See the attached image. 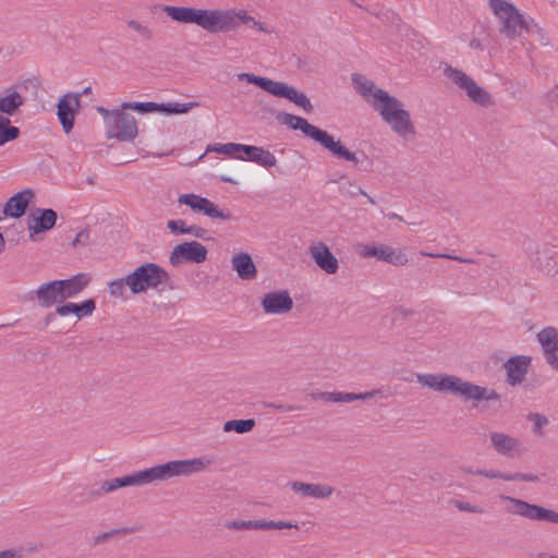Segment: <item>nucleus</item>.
<instances>
[{
	"mask_svg": "<svg viewBox=\"0 0 558 558\" xmlns=\"http://www.w3.org/2000/svg\"><path fill=\"white\" fill-rule=\"evenodd\" d=\"M421 385L437 392H450L462 401H499L500 396L494 389H487L471 381L462 380L456 375L448 374H416Z\"/></svg>",
	"mask_w": 558,
	"mask_h": 558,
	"instance_id": "1",
	"label": "nucleus"
},
{
	"mask_svg": "<svg viewBox=\"0 0 558 558\" xmlns=\"http://www.w3.org/2000/svg\"><path fill=\"white\" fill-rule=\"evenodd\" d=\"M369 102L397 135L407 138L415 134L410 112L403 108V104L398 98L378 88Z\"/></svg>",
	"mask_w": 558,
	"mask_h": 558,
	"instance_id": "2",
	"label": "nucleus"
},
{
	"mask_svg": "<svg viewBox=\"0 0 558 558\" xmlns=\"http://www.w3.org/2000/svg\"><path fill=\"white\" fill-rule=\"evenodd\" d=\"M277 120L292 130H300L306 137L319 143L325 149L330 151L335 157L352 162L359 163L356 154L344 147L341 141L335 138L327 132L307 122L302 117L292 113L280 112L277 114Z\"/></svg>",
	"mask_w": 558,
	"mask_h": 558,
	"instance_id": "3",
	"label": "nucleus"
},
{
	"mask_svg": "<svg viewBox=\"0 0 558 558\" xmlns=\"http://www.w3.org/2000/svg\"><path fill=\"white\" fill-rule=\"evenodd\" d=\"M163 11L173 21L195 24L209 33H217V29H225L231 26L229 14L220 13L219 10L166 5Z\"/></svg>",
	"mask_w": 558,
	"mask_h": 558,
	"instance_id": "4",
	"label": "nucleus"
},
{
	"mask_svg": "<svg viewBox=\"0 0 558 558\" xmlns=\"http://www.w3.org/2000/svg\"><path fill=\"white\" fill-rule=\"evenodd\" d=\"M213 463L214 461L207 457L169 461L165 464H159L143 471H138V478L141 486H143L156 482H163L173 476H187L192 473H197L205 470Z\"/></svg>",
	"mask_w": 558,
	"mask_h": 558,
	"instance_id": "5",
	"label": "nucleus"
},
{
	"mask_svg": "<svg viewBox=\"0 0 558 558\" xmlns=\"http://www.w3.org/2000/svg\"><path fill=\"white\" fill-rule=\"evenodd\" d=\"M236 76L239 81H245L250 84H254L275 97L288 99L294 105L301 107L306 113H311L314 109L310 98L304 93L298 90L291 85H288L287 83L258 76L253 73H240Z\"/></svg>",
	"mask_w": 558,
	"mask_h": 558,
	"instance_id": "6",
	"label": "nucleus"
},
{
	"mask_svg": "<svg viewBox=\"0 0 558 558\" xmlns=\"http://www.w3.org/2000/svg\"><path fill=\"white\" fill-rule=\"evenodd\" d=\"M169 274L155 263H146L135 268L125 277V284L131 292L138 294L148 289H158L168 286Z\"/></svg>",
	"mask_w": 558,
	"mask_h": 558,
	"instance_id": "7",
	"label": "nucleus"
},
{
	"mask_svg": "<svg viewBox=\"0 0 558 558\" xmlns=\"http://www.w3.org/2000/svg\"><path fill=\"white\" fill-rule=\"evenodd\" d=\"M499 499L509 504L506 508L508 513L520 515L531 521L558 524V512L553 509L504 494L499 495Z\"/></svg>",
	"mask_w": 558,
	"mask_h": 558,
	"instance_id": "8",
	"label": "nucleus"
},
{
	"mask_svg": "<svg viewBox=\"0 0 558 558\" xmlns=\"http://www.w3.org/2000/svg\"><path fill=\"white\" fill-rule=\"evenodd\" d=\"M489 7L495 15L502 21L501 33L508 38L521 36L523 31H529L522 15L518 10L505 0H489Z\"/></svg>",
	"mask_w": 558,
	"mask_h": 558,
	"instance_id": "9",
	"label": "nucleus"
},
{
	"mask_svg": "<svg viewBox=\"0 0 558 558\" xmlns=\"http://www.w3.org/2000/svg\"><path fill=\"white\" fill-rule=\"evenodd\" d=\"M105 124L108 138L131 142L137 136L135 118L123 110H112L109 117H105Z\"/></svg>",
	"mask_w": 558,
	"mask_h": 558,
	"instance_id": "10",
	"label": "nucleus"
},
{
	"mask_svg": "<svg viewBox=\"0 0 558 558\" xmlns=\"http://www.w3.org/2000/svg\"><path fill=\"white\" fill-rule=\"evenodd\" d=\"M444 74L461 89H464L468 97L477 105L488 106L492 104V96L483 87L478 86L473 78L463 71L447 65Z\"/></svg>",
	"mask_w": 558,
	"mask_h": 558,
	"instance_id": "11",
	"label": "nucleus"
},
{
	"mask_svg": "<svg viewBox=\"0 0 558 558\" xmlns=\"http://www.w3.org/2000/svg\"><path fill=\"white\" fill-rule=\"evenodd\" d=\"M207 248L196 241L184 242L173 247L169 260L172 266H178L182 263H203L207 258Z\"/></svg>",
	"mask_w": 558,
	"mask_h": 558,
	"instance_id": "12",
	"label": "nucleus"
},
{
	"mask_svg": "<svg viewBox=\"0 0 558 558\" xmlns=\"http://www.w3.org/2000/svg\"><path fill=\"white\" fill-rule=\"evenodd\" d=\"M178 202L189 206L193 211L202 213L211 219L231 220L232 215L230 211H223L206 197L196 194H183L179 197Z\"/></svg>",
	"mask_w": 558,
	"mask_h": 558,
	"instance_id": "13",
	"label": "nucleus"
},
{
	"mask_svg": "<svg viewBox=\"0 0 558 558\" xmlns=\"http://www.w3.org/2000/svg\"><path fill=\"white\" fill-rule=\"evenodd\" d=\"M195 106H197V102L157 104V102H153V101H147V102H124L122 105V109H132L140 113L162 112L166 114H179V113L189 112Z\"/></svg>",
	"mask_w": 558,
	"mask_h": 558,
	"instance_id": "14",
	"label": "nucleus"
},
{
	"mask_svg": "<svg viewBox=\"0 0 558 558\" xmlns=\"http://www.w3.org/2000/svg\"><path fill=\"white\" fill-rule=\"evenodd\" d=\"M80 96V94L68 93L60 98L57 105V116L66 134L73 130L75 116L81 107Z\"/></svg>",
	"mask_w": 558,
	"mask_h": 558,
	"instance_id": "15",
	"label": "nucleus"
},
{
	"mask_svg": "<svg viewBox=\"0 0 558 558\" xmlns=\"http://www.w3.org/2000/svg\"><path fill=\"white\" fill-rule=\"evenodd\" d=\"M31 301H37L38 305L43 308H49L53 305L63 303L58 280H51L40 284L36 290L28 293Z\"/></svg>",
	"mask_w": 558,
	"mask_h": 558,
	"instance_id": "16",
	"label": "nucleus"
},
{
	"mask_svg": "<svg viewBox=\"0 0 558 558\" xmlns=\"http://www.w3.org/2000/svg\"><path fill=\"white\" fill-rule=\"evenodd\" d=\"M308 254L318 268L328 275H335L339 269V263L329 247L322 241L313 243L308 247Z\"/></svg>",
	"mask_w": 558,
	"mask_h": 558,
	"instance_id": "17",
	"label": "nucleus"
},
{
	"mask_svg": "<svg viewBox=\"0 0 558 558\" xmlns=\"http://www.w3.org/2000/svg\"><path fill=\"white\" fill-rule=\"evenodd\" d=\"M531 361L532 359L526 355H515L508 359L504 363L507 375L506 381L512 387L522 384L527 374Z\"/></svg>",
	"mask_w": 558,
	"mask_h": 558,
	"instance_id": "18",
	"label": "nucleus"
},
{
	"mask_svg": "<svg viewBox=\"0 0 558 558\" xmlns=\"http://www.w3.org/2000/svg\"><path fill=\"white\" fill-rule=\"evenodd\" d=\"M262 306L268 314L287 313L292 310L293 301L287 290H278L266 293Z\"/></svg>",
	"mask_w": 558,
	"mask_h": 558,
	"instance_id": "19",
	"label": "nucleus"
},
{
	"mask_svg": "<svg viewBox=\"0 0 558 558\" xmlns=\"http://www.w3.org/2000/svg\"><path fill=\"white\" fill-rule=\"evenodd\" d=\"M489 439L495 451L507 458H514L522 452L520 449V440L510 435L493 432L489 434Z\"/></svg>",
	"mask_w": 558,
	"mask_h": 558,
	"instance_id": "20",
	"label": "nucleus"
},
{
	"mask_svg": "<svg viewBox=\"0 0 558 558\" xmlns=\"http://www.w3.org/2000/svg\"><path fill=\"white\" fill-rule=\"evenodd\" d=\"M31 218L34 223H28L29 236L34 240V235L40 232L51 230L57 222V213L51 208H37L32 213Z\"/></svg>",
	"mask_w": 558,
	"mask_h": 558,
	"instance_id": "21",
	"label": "nucleus"
},
{
	"mask_svg": "<svg viewBox=\"0 0 558 558\" xmlns=\"http://www.w3.org/2000/svg\"><path fill=\"white\" fill-rule=\"evenodd\" d=\"M33 197L34 192L29 189L23 190L14 194L7 201L3 207V214L7 217L21 218L25 214L26 208Z\"/></svg>",
	"mask_w": 558,
	"mask_h": 558,
	"instance_id": "22",
	"label": "nucleus"
},
{
	"mask_svg": "<svg viewBox=\"0 0 558 558\" xmlns=\"http://www.w3.org/2000/svg\"><path fill=\"white\" fill-rule=\"evenodd\" d=\"M128 486H141V482L138 478V472H134L132 474H128L121 477H114L108 481H105L99 489L92 490L88 496L89 498H98L102 494L111 493L118 488L128 487Z\"/></svg>",
	"mask_w": 558,
	"mask_h": 558,
	"instance_id": "23",
	"label": "nucleus"
},
{
	"mask_svg": "<svg viewBox=\"0 0 558 558\" xmlns=\"http://www.w3.org/2000/svg\"><path fill=\"white\" fill-rule=\"evenodd\" d=\"M90 277L87 274H77L69 279L58 280L62 301L80 294L89 283Z\"/></svg>",
	"mask_w": 558,
	"mask_h": 558,
	"instance_id": "24",
	"label": "nucleus"
},
{
	"mask_svg": "<svg viewBox=\"0 0 558 558\" xmlns=\"http://www.w3.org/2000/svg\"><path fill=\"white\" fill-rule=\"evenodd\" d=\"M290 486L294 493L301 494L303 497H311L316 499L328 498L333 493V488L325 484H312L295 481L292 482Z\"/></svg>",
	"mask_w": 558,
	"mask_h": 558,
	"instance_id": "25",
	"label": "nucleus"
},
{
	"mask_svg": "<svg viewBox=\"0 0 558 558\" xmlns=\"http://www.w3.org/2000/svg\"><path fill=\"white\" fill-rule=\"evenodd\" d=\"M242 151L246 155V157L239 156L238 158L241 160L253 161L267 168L274 167L277 162L275 155L264 147L243 144Z\"/></svg>",
	"mask_w": 558,
	"mask_h": 558,
	"instance_id": "26",
	"label": "nucleus"
},
{
	"mask_svg": "<svg viewBox=\"0 0 558 558\" xmlns=\"http://www.w3.org/2000/svg\"><path fill=\"white\" fill-rule=\"evenodd\" d=\"M219 12L229 14V16L231 19V26L229 28H225V29H217V33L234 31L241 23H243L252 28H256L259 32H263V33L267 32V28L264 26L263 23L257 22L253 16L248 15L246 13V11H244V10H240V11L219 10Z\"/></svg>",
	"mask_w": 558,
	"mask_h": 558,
	"instance_id": "27",
	"label": "nucleus"
},
{
	"mask_svg": "<svg viewBox=\"0 0 558 558\" xmlns=\"http://www.w3.org/2000/svg\"><path fill=\"white\" fill-rule=\"evenodd\" d=\"M232 267L243 280H252L256 277L255 264L247 253H238L232 257Z\"/></svg>",
	"mask_w": 558,
	"mask_h": 558,
	"instance_id": "28",
	"label": "nucleus"
},
{
	"mask_svg": "<svg viewBox=\"0 0 558 558\" xmlns=\"http://www.w3.org/2000/svg\"><path fill=\"white\" fill-rule=\"evenodd\" d=\"M23 104V96L19 92L12 90L0 97V112L5 116H14Z\"/></svg>",
	"mask_w": 558,
	"mask_h": 558,
	"instance_id": "29",
	"label": "nucleus"
},
{
	"mask_svg": "<svg viewBox=\"0 0 558 558\" xmlns=\"http://www.w3.org/2000/svg\"><path fill=\"white\" fill-rule=\"evenodd\" d=\"M96 308L95 300L87 299L82 303L69 302L57 306L56 314H92Z\"/></svg>",
	"mask_w": 558,
	"mask_h": 558,
	"instance_id": "30",
	"label": "nucleus"
},
{
	"mask_svg": "<svg viewBox=\"0 0 558 558\" xmlns=\"http://www.w3.org/2000/svg\"><path fill=\"white\" fill-rule=\"evenodd\" d=\"M389 246L384 244H359V254L365 258L375 257L378 260H387Z\"/></svg>",
	"mask_w": 558,
	"mask_h": 558,
	"instance_id": "31",
	"label": "nucleus"
},
{
	"mask_svg": "<svg viewBox=\"0 0 558 558\" xmlns=\"http://www.w3.org/2000/svg\"><path fill=\"white\" fill-rule=\"evenodd\" d=\"M256 425L254 418L230 420L223 424V432H235L236 434L250 433Z\"/></svg>",
	"mask_w": 558,
	"mask_h": 558,
	"instance_id": "32",
	"label": "nucleus"
},
{
	"mask_svg": "<svg viewBox=\"0 0 558 558\" xmlns=\"http://www.w3.org/2000/svg\"><path fill=\"white\" fill-rule=\"evenodd\" d=\"M537 340L542 345L543 353L550 347L558 345V331L554 327H546L537 333Z\"/></svg>",
	"mask_w": 558,
	"mask_h": 558,
	"instance_id": "33",
	"label": "nucleus"
},
{
	"mask_svg": "<svg viewBox=\"0 0 558 558\" xmlns=\"http://www.w3.org/2000/svg\"><path fill=\"white\" fill-rule=\"evenodd\" d=\"M352 82L361 96L365 98L371 96L373 98V94L377 88H374V83L372 81L365 78L361 74H353Z\"/></svg>",
	"mask_w": 558,
	"mask_h": 558,
	"instance_id": "34",
	"label": "nucleus"
},
{
	"mask_svg": "<svg viewBox=\"0 0 558 558\" xmlns=\"http://www.w3.org/2000/svg\"><path fill=\"white\" fill-rule=\"evenodd\" d=\"M380 396L383 397V391L380 389H374L366 392H341V402H352L355 400H367L374 397Z\"/></svg>",
	"mask_w": 558,
	"mask_h": 558,
	"instance_id": "35",
	"label": "nucleus"
},
{
	"mask_svg": "<svg viewBox=\"0 0 558 558\" xmlns=\"http://www.w3.org/2000/svg\"><path fill=\"white\" fill-rule=\"evenodd\" d=\"M386 262L395 266H403L409 262V259L405 253H403L402 251L389 247Z\"/></svg>",
	"mask_w": 558,
	"mask_h": 558,
	"instance_id": "36",
	"label": "nucleus"
},
{
	"mask_svg": "<svg viewBox=\"0 0 558 558\" xmlns=\"http://www.w3.org/2000/svg\"><path fill=\"white\" fill-rule=\"evenodd\" d=\"M128 26L136 32L144 40L153 39V32L147 26L143 25L138 21L130 20L128 21Z\"/></svg>",
	"mask_w": 558,
	"mask_h": 558,
	"instance_id": "37",
	"label": "nucleus"
},
{
	"mask_svg": "<svg viewBox=\"0 0 558 558\" xmlns=\"http://www.w3.org/2000/svg\"><path fill=\"white\" fill-rule=\"evenodd\" d=\"M242 145L243 144L238 143L216 144L213 148H208V150H214L225 155H232L234 153L242 151Z\"/></svg>",
	"mask_w": 558,
	"mask_h": 558,
	"instance_id": "38",
	"label": "nucleus"
},
{
	"mask_svg": "<svg viewBox=\"0 0 558 558\" xmlns=\"http://www.w3.org/2000/svg\"><path fill=\"white\" fill-rule=\"evenodd\" d=\"M226 527L231 530H257V520H233L226 523Z\"/></svg>",
	"mask_w": 558,
	"mask_h": 558,
	"instance_id": "39",
	"label": "nucleus"
},
{
	"mask_svg": "<svg viewBox=\"0 0 558 558\" xmlns=\"http://www.w3.org/2000/svg\"><path fill=\"white\" fill-rule=\"evenodd\" d=\"M20 134L21 132L19 128H0V146L15 141Z\"/></svg>",
	"mask_w": 558,
	"mask_h": 558,
	"instance_id": "40",
	"label": "nucleus"
},
{
	"mask_svg": "<svg viewBox=\"0 0 558 558\" xmlns=\"http://www.w3.org/2000/svg\"><path fill=\"white\" fill-rule=\"evenodd\" d=\"M452 504L460 511H465V512H471V513H478V514L485 513V510L482 507L472 505V504L466 502V501L454 499V500H452Z\"/></svg>",
	"mask_w": 558,
	"mask_h": 558,
	"instance_id": "41",
	"label": "nucleus"
},
{
	"mask_svg": "<svg viewBox=\"0 0 558 558\" xmlns=\"http://www.w3.org/2000/svg\"><path fill=\"white\" fill-rule=\"evenodd\" d=\"M421 255L428 256V257H435V258H446V259L457 260V262L466 263V264H475L476 263V260L473 258H465V257L447 254V253L434 254V253L421 252Z\"/></svg>",
	"mask_w": 558,
	"mask_h": 558,
	"instance_id": "42",
	"label": "nucleus"
},
{
	"mask_svg": "<svg viewBox=\"0 0 558 558\" xmlns=\"http://www.w3.org/2000/svg\"><path fill=\"white\" fill-rule=\"evenodd\" d=\"M529 420L534 423L533 430L534 433L542 435V429L548 423V418L539 413H531L529 415Z\"/></svg>",
	"mask_w": 558,
	"mask_h": 558,
	"instance_id": "43",
	"label": "nucleus"
},
{
	"mask_svg": "<svg viewBox=\"0 0 558 558\" xmlns=\"http://www.w3.org/2000/svg\"><path fill=\"white\" fill-rule=\"evenodd\" d=\"M340 397H341L340 391H332V392L324 391V392H318L316 395H313L314 399H319L324 402H336V403L341 402Z\"/></svg>",
	"mask_w": 558,
	"mask_h": 558,
	"instance_id": "44",
	"label": "nucleus"
},
{
	"mask_svg": "<svg viewBox=\"0 0 558 558\" xmlns=\"http://www.w3.org/2000/svg\"><path fill=\"white\" fill-rule=\"evenodd\" d=\"M264 408L274 409L282 412H290V411H300L302 410V407L300 405H291V404H283V403H277V402H263Z\"/></svg>",
	"mask_w": 558,
	"mask_h": 558,
	"instance_id": "45",
	"label": "nucleus"
},
{
	"mask_svg": "<svg viewBox=\"0 0 558 558\" xmlns=\"http://www.w3.org/2000/svg\"><path fill=\"white\" fill-rule=\"evenodd\" d=\"M167 228L173 233V234H185L186 233V226L185 221L182 219L178 220H169L167 222Z\"/></svg>",
	"mask_w": 558,
	"mask_h": 558,
	"instance_id": "46",
	"label": "nucleus"
},
{
	"mask_svg": "<svg viewBox=\"0 0 558 558\" xmlns=\"http://www.w3.org/2000/svg\"><path fill=\"white\" fill-rule=\"evenodd\" d=\"M125 278L109 283V292L112 296H122L125 290Z\"/></svg>",
	"mask_w": 558,
	"mask_h": 558,
	"instance_id": "47",
	"label": "nucleus"
},
{
	"mask_svg": "<svg viewBox=\"0 0 558 558\" xmlns=\"http://www.w3.org/2000/svg\"><path fill=\"white\" fill-rule=\"evenodd\" d=\"M185 234H191V235H194L195 238L203 239V240H208L209 239V238L206 236L207 230L202 228V227H199V226H196V225L189 226L186 228V233Z\"/></svg>",
	"mask_w": 558,
	"mask_h": 558,
	"instance_id": "48",
	"label": "nucleus"
},
{
	"mask_svg": "<svg viewBox=\"0 0 558 558\" xmlns=\"http://www.w3.org/2000/svg\"><path fill=\"white\" fill-rule=\"evenodd\" d=\"M89 243V231L87 229L81 230L72 242L74 247L78 245H87Z\"/></svg>",
	"mask_w": 558,
	"mask_h": 558,
	"instance_id": "49",
	"label": "nucleus"
},
{
	"mask_svg": "<svg viewBox=\"0 0 558 558\" xmlns=\"http://www.w3.org/2000/svg\"><path fill=\"white\" fill-rule=\"evenodd\" d=\"M511 481L536 483L539 481V476L536 474H525V473L515 472V473H511Z\"/></svg>",
	"mask_w": 558,
	"mask_h": 558,
	"instance_id": "50",
	"label": "nucleus"
},
{
	"mask_svg": "<svg viewBox=\"0 0 558 558\" xmlns=\"http://www.w3.org/2000/svg\"><path fill=\"white\" fill-rule=\"evenodd\" d=\"M527 33H530L532 35V37H534V39L537 40L542 45H547L549 41L547 34L544 32V29H542L539 27H535V29L529 28Z\"/></svg>",
	"mask_w": 558,
	"mask_h": 558,
	"instance_id": "51",
	"label": "nucleus"
},
{
	"mask_svg": "<svg viewBox=\"0 0 558 558\" xmlns=\"http://www.w3.org/2000/svg\"><path fill=\"white\" fill-rule=\"evenodd\" d=\"M485 477L492 478V480L499 478V480H504V481H511V473H504L498 470L490 469V470H486Z\"/></svg>",
	"mask_w": 558,
	"mask_h": 558,
	"instance_id": "52",
	"label": "nucleus"
},
{
	"mask_svg": "<svg viewBox=\"0 0 558 558\" xmlns=\"http://www.w3.org/2000/svg\"><path fill=\"white\" fill-rule=\"evenodd\" d=\"M136 527H119V529H112L110 531H108V534H109V537L112 538V537H116V536H124V535H128V534H132L134 532H136Z\"/></svg>",
	"mask_w": 558,
	"mask_h": 558,
	"instance_id": "53",
	"label": "nucleus"
},
{
	"mask_svg": "<svg viewBox=\"0 0 558 558\" xmlns=\"http://www.w3.org/2000/svg\"><path fill=\"white\" fill-rule=\"evenodd\" d=\"M276 521L257 520V530H275Z\"/></svg>",
	"mask_w": 558,
	"mask_h": 558,
	"instance_id": "54",
	"label": "nucleus"
},
{
	"mask_svg": "<svg viewBox=\"0 0 558 558\" xmlns=\"http://www.w3.org/2000/svg\"><path fill=\"white\" fill-rule=\"evenodd\" d=\"M282 529H299L298 524L286 522V521H276V530H282Z\"/></svg>",
	"mask_w": 558,
	"mask_h": 558,
	"instance_id": "55",
	"label": "nucleus"
},
{
	"mask_svg": "<svg viewBox=\"0 0 558 558\" xmlns=\"http://www.w3.org/2000/svg\"><path fill=\"white\" fill-rule=\"evenodd\" d=\"M109 539H110V537H109V534L107 531V532H102V533L98 534L97 536H95L93 543H94V545H99V544L106 543Z\"/></svg>",
	"mask_w": 558,
	"mask_h": 558,
	"instance_id": "56",
	"label": "nucleus"
},
{
	"mask_svg": "<svg viewBox=\"0 0 558 558\" xmlns=\"http://www.w3.org/2000/svg\"><path fill=\"white\" fill-rule=\"evenodd\" d=\"M10 116L0 114V128H15L14 125H11V121L9 119Z\"/></svg>",
	"mask_w": 558,
	"mask_h": 558,
	"instance_id": "57",
	"label": "nucleus"
},
{
	"mask_svg": "<svg viewBox=\"0 0 558 558\" xmlns=\"http://www.w3.org/2000/svg\"><path fill=\"white\" fill-rule=\"evenodd\" d=\"M0 558H16V554L13 550L0 551Z\"/></svg>",
	"mask_w": 558,
	"mask_h": 558,
	"instance_id": "58",
	"label": "nucleus"
},
{
	"mask_svg": "<svg viewBox=\"0 0 558 558\" xmlns=\"http://www.w3.org/2000/svg\"><path fill=\"white\" fill-rule=\"evenodd\" d=\"M470 48L472 49H482V43L480 39H476V38H473L470 44H469Z\"/></svg>",
	"mask_w": 558,
	"mask_h": 558,
	"instance_id": "59",
	"label": "nucleus"
},
{
	"mask_svg": "<svg viewBox=\"0 0 558 558\" xmlns=\"http://www.w3.org/2000/svg\"><path fill=\"white\" fill-rule=\"evenodd\" d=\"M357 193L363 195V196H365L367 198L368 203H371L373 205L375 204V201L366 192H364L362 189H359Z\"/></svg>",
	"mask_w": 558,
	"mask_h": 558,
	"instance_id": "60",
	"label": "nucleus"
},
{
	"mask_svg": "<svg viewBox=\"0 0 558 558\" xmlns=\"http://www.w3.org/2000/svg\"><path fill=\"white\" fill-rule=\"evenodd\" d=\"M97 110H98V112H100L104 116V118L109 117L112 113V110L110 111L102 107H98Z\"/></svg>",
	"mask_w": 558,
	"mask_h": 558,
	"instance_id": "61",
	"label": "nucleus"
},
{
	"mask_svg": "<svg viewBox=\"0 0 558 558\" xmlns=\"http://www.w3.org/2000/svg\"><path fill=\"white\" fill-rule=\"evenodd\" d=\"M220 180L222 182H227V183H232V184H236L238 182L234 181L233 179H231L230 177L228 175H220Z\"/></svg>",
	"mask_w": 558,
	"mask_h": 558,
	"instance_id": "62",
	"label": "nucleus"
},
{
	"mask_svg": "<svg viewBox=\"0 0 558 558\" xmlns=\"http://www.w3.org/2000/svg\"><path fill=\"white\" fill-rule=\"evenodd\" d=\"M485 474H486V470H475L474 472V475H477V476H484L485 477Z\"/></svg>",
	"mask_w": 558,
	"mask_h": 558,
	"instance_id": "63",
	"label": "nucleus"
},
{
	"mask_svg": "<svg viewBox=\"0 0 558 558\" xmlns=\"http://www.w3.org/2000/svg\"><path fill=\"white\" fill-rule=\"evenodd\" d=\"M403 319H404V316H400V317H399V316H397V317H392V318L390 319V323H391L392 325H396V323H397L398 320H403Z\"/></svg>",
	"mask_w": 558,
	"mask_h": 558,
	"instance_id": "64",
	"label": "nucleus"
}]
</instances>
